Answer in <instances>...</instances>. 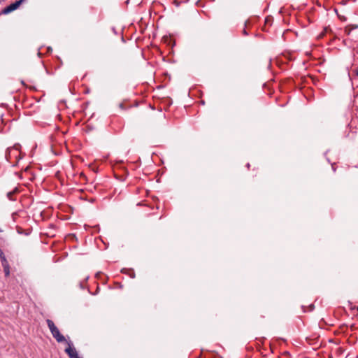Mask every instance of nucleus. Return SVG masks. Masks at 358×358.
Returning <instances> with one entry per match:
<instances>
[{"instance_id":"obj_12","label":"nucleus","mask_w":358,"mask_h":358,"mask_svg":"<svg viewBox=\"0 0 358 358\" xmlns=\"http://www.w3.org/2000/svg\"><path fill=\"white\" fill-rule=\"evenodd\" d=\"M79 358H81V357H79Z\"/></svg>"},{"instance_id":"obj_4","label":"nucleus","mask_w":358,"mask_h":358,"mask_svg":"<svg viewBox=\"0 0 358 358\" xmlns=\"http://www.w3.org/2000/svg\"><path fill=\"white\" fill-rule=\"evenodd\" d=\"M3 271L5 273L6 276H8L10 275V266H3Z\"/></svg>"},{"instance_id":"obj_3","label":"nucleus","mask_w":358,"mask_h":358,"mask_svg":"<svg viewBox=\"0 0 358 358\" xmlns=\"http://www.w3.org/2000/svg\"><path fill=\"white\" fill-rule=\"evenodd\" d=\"M23 1L24 0H19L15 1V3L10 4L8 6L3 9L1 13L5 15L10 13V12L16 10L22 4Z\"/></svg>"},{"instance_id":"obj_6","label":"nucleus","mask_w":358,"mask_h":358,"mask_svg":"<svg viewBox=\"0 0 358 358\" xmlns=\"http://www.w3.org/2000/svg\"><path fill=\"white\" fill-rule=\"evenodd\" d=\"M3 259H6V257L3 252V251L0 249V259H1V262Z\"/></svg>"},{"instance_id":"obj_5","label":"nucleus","mask_w":358,"mask_h":358,"mask_svg":"<svg viewBox=\"0 0 358 358\" xmlns=\"http://www.w3.org/2000/svg\"><path fill=\"white\" fill-rule=\"evenodd\" d=\"M1 262L2 266H6L9 265L8 262L7 261L6 258L3 259Z\"/></svg>"},{"instance_id":"obj_10","label":"nucleus","mask_w":358,"mask_h":358,"mask_svg":"<svg viewBox=\"0 0 358 358\" xmlns=\"http://www.w3.org/2000/svg\"><path fill=\"white\" fill-rule=\"evenodd\" d=\"M3 1V0H0V3H1V1Z\"/></svg>"},{"instance_id":"obj_9","label":"nucleus","mask_w":358,"mask_h":358,"mask_svg":"<svg viewBox=\"0 0 358 358\" xmlns=\"http://www.w3.org/2000/svg\"><path fill=\"white\" fill-rule=\"evenodd\" d=\"M356 75L358 76V70L356 71Z\"/></svg>"},{"instance_id":"obj_2","label":"nucleus","mask_w":358,"mask_h":358,"mask_svg":"<svg viewBox=\"0 0 358 358\" xmlns=\"http://www.w3.org/2000/svg\"><path fill=\"white\" fill-rule=\"evenodd\" d=\"M67 348L65 349V352L68 355L69 358H79L78 353L74 348L71 341H66Z\"/></svg>"},{"instance_id":"obj_1","label":"nucleus","mask_w":358,"mask_h":358,"mask_svg":"<svg viewBox=\"0 0 358 358\" xmlns=\"http://www.w3.org/2000/svg\"><path fill=\"white\" fill-rule=\"evenodd\" d=\"M47 324L48 326V328L52 335V336L55 338V340L58 343H63L66 341H69L70 340H66L65 337L60 333L58 328L55 325L54 322L51 320L48 319L46 320Z\"/></svg>"},{"instance_id":"obj_11","label":"nucleus","mask_w":358,"mask_h":358,"mask_svg":"<svg viewBox=\"0 0 358 358\" xmlns=\"http://www.w3.org/2000/svg\"><path fill=\"white\" fill-rule=\"evenodd\" d=\"M357 310H358V306H357Z\"/></svg>"},{"instance_id":"obj_8","label":"nucleus","mask_w":358,"mask_h":358,"mask_svg":"<svg viewBox=\"0 0 358 358\" xmlns=\"http://www.w3.org/2000/svg\"><path fill=\"white\" fill-rule=\"evenodd\" d=\"M243 33L244 35H248V32L246 31L245 29H243Z\"/></svg>"},{"instance_id":"obj_7","label":"nucleus","mask_w":358,"mask_h":358,"mask_svg":"<svg viewBox=\"0 0 358 358\" xmlns=\"http://www.w3.org/2000/svg\"><path fill=\"white\" fill-rule=\"evenodd\" d=\"M12 195H13V192H8V194H7L8 199H10V200H13L12 199Z\"/></svg>"}]
</instances>
